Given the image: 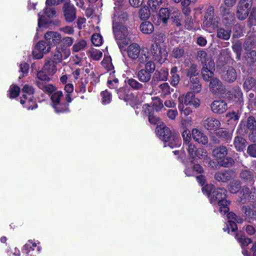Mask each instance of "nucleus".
Returning <instances> with one entry per match:
<instances>
[{
	"label": "nucleus",
	"mask_w": 256,
	"mask_h": 256,
	"mask_svg": "<svg viewBox=\"0 0 256 256\" xmlns=\"http://www.w3.org/2000/svg\"><path fill=\"white\" fill-rule=\"evenodd\" d=\"M168 54L165 49L160 48L158 43L151 46L150 52L147 48H143L139 58L140 63H146L144 69L151 74L154 72L156 66L154 61L164 63L167 58Z\"/></svg>",
	"instance_id": "f257e3e1"
},
{
	"label": "nucleus",
	"mask_w": 256,
	"mask_h": 256,
	"mask_svg": "<svg viewBox=\"0 0 256 256\" xmlns=\"http://www.w3.org/2000/svg\"><path fill=\"white\" fill-rule=\"evenodd\" d=\"M128 18L125 12L115 13L113 17V30L120 50H124V46L131 40L130 30L122 24Z\"/></svg>",
	"instance_id": "f03ea898"
},
{
	"label": "nucleus",
	"mask_w": 256,
	"mask_h": 256,
	"mask_svg": "<svg viewBox=\"0 0 256 256\" xmlns=\"http://www.w3.org/2000/svg\"><path fill=\"white\" fill-rule=\"evenodd\" d=\"M202 191L209 198L210 204H218L222 214H225L229 212L228 206L230 202L226 200L227 190H226L222 188H216L213 184H206L202 187Z\"/></svg>",
	"instance_id": "7ed1b4c3"
},
{
	"label": "nucleus",
	"mask_w": 256,
	"mask_h": 256,
	"mask_svg": "<svg viewBox=\"0 0 256 256\" xmlns=\"http://www.w3.org/2000/svg\"><path fill=\"white\" fill-rule=\"evenodd\" d=\"M182 136L184 142V146L187 149L189 156L194 160H205L207 158V152L202 148H196L195 145L191 142L190 131L186 128L182 132Z\"/></svg>",
	"instance_id": "20e7f679"
},
{
	"label": "nucleus",
	"mask_w": 256,
	"mask_h": 256,
	"mask_svg": "<svg viewBox=\"0 0 256 256\" xmlns=\"http://www.w3.org/2000/svg\"><path fill=\"white\" fill-rule=\"evenodd\" d=\"M227 154V149L224 146L214 148L212 151V156L214 158V161H210V166L212 168H217L218 166L227 167L231 166L234 161L231 158L226 157Z\"/></svg>",
	"instance_id": "39448f33"
},
{
	"label": "nucleus",
	"mask_w": 256,
	"mask_h": 256,
	"mask_svg": "<svg viewBox=\"0 0 256 256\" xmlns=\"http://www.w3.org/2000/svg\"><path fill=\"white\" fill-rule=\"evenodd\" d=\"M22 95L20 98V102L24 105L28 110H34L37 107L36 104L33 100V88L28 85H25L22 90Z\"/></svg>",
	"instance_id": "423d86ee"
},
{
	"label": "nucleus",
	"mask_w": 256,
	"mask_h": 256,
	"mask_svg": "<svg viewBox=\"0 0 256 256\" xmlns=\"http://www.w3.org/2000/svg\"><path fill=\"white\" fill-rule=\"evenodd\" d=\"M46 7L44 10L43 13L40 12L38 14V27L36 30V36H38L40 29L42 28H46L48 23L47 18H54L56 16V11L52 6L54 4H46Z\"/></svg>",
	"instance_id": "0eeeda50"
},
{
	"label": "nucleus",
	"mask_w": 256,
	"mask_h": 256,
	"mask_svg": "<svg viewBox=\"0 0 256 256\" xmlns=\"http://www.w3.org/2000/svg\"><path fill=\"white\" fill-rule=\"evenodd\" d=\"M52 106L56 112H62L68 110V104L64 103L62 93L60 91L54 93L51 96Z\"/></svg>",
	"instance_id": "6e6552de"
},
{
	"label": "nucleus",
	"mask_w": 256,
	"mask_h": 256,
	"mask_svg": "<svg viewBox=\"0 0 256 256\" xmlns=\"http://www.w3.org/2000/svg\"><path fill=\"white\" fill-rule=\"evenodd\" d=\"M178 108L182 110L184 106H190L195 108H198L200 105V100L196 97L192 92H188L186 96L182 95L178 98Z\"/></svg>",
	"instance_id": "1a4fd4ad"
},
{
	"label": "nucleus",
	"mask_w": 256,
	"mask_h": 256,
	"mask_svg": "<svg viewBox=\"0 0 256 256\" xmlns=\"http://www.w3.org/2000/svg\"><path fill=\"white\" fill-rule=\"evenodd\" d=\"M219 22L220 19L216 15L207 14L204 16L203 28L210 32H212L218 27Z\"/></svg>",
	"instance_id": "9d476101"
},
{
	"label": "nucleus",
	"mask_w": 256,
	"mask_h": 256,
	"mask_svg": "<svg viewBox=\"0 0 256 256\" xmlns=\"http://www.w3.org/2000/svg\"><path fill=\"white\" fill-rule=\"evenodd\" d=\"M252 6V0H240L237 10V17L242 20L247 18Z\"/></svg>",
	"instance_id": "9b49d317"
},
{
	"label": "nucleus",
	"mask_w": 256,
	"mask_h": 256,
	"mask_svg": "<svg viewBox=\"0 0 256 256\" xmlns=\"http://www.w3.org/2000/svg\"><path fill=\"white\" fill-rule=\"evenodd\" d=\"M51 47L45 41L41 40L36 45L32 52L34 57L36 59L42 58L44 54L50 52Z\"/></svg>",
	"instance_id": "f8f14e48"
},
{
	"label": "nucleus",
	"mask_w": 256,
	"mask_h": 256,
	"mask_svg": "<svg viewBox=\"0 0 256 256\" xmlns=\"http://www.w3.org/2000/svg\"><path fill=\"white\" fill-rule=\"evenodd\" d=\"M156 134L159 138L164 142H168L171 136V132L170 129L166 126L164 123L160 124L156 129Z\"/></svg>",
	"instance_id": "ddd939ff"
},
{
	"label": "nucleus",
	"mask_w": 256,
	"mask_h": 256,
	"mask_svg": "<svg viewBox=\"0 0 256 256\" xmlns=\"http://www.w3.org/2000/svg\"><path fill=\"white\" fill-rule=\"evenodd\" d=\"M44 38L50 47L55 46L59 44L62 39V36L60 34L52 31H49L46 32Z\"/></svg>",
	"instance_id": "4468645a"
},
{
	"label": "nucleus",
	"mask_w": 256,
	"mask_h": 256,
	"mask_svg": "<svg viewBox=\"0 0 256 256\" xmlns=\"http://www.w3.org/2000/svg\"><path fill=\"white\" fill-rule=\"evenodd\" d=\"M214 63L210 61L208 64H206L202 70V74L204 80L208 81L213 79L214 71Z\"/></svg>",
	"instance_id": "2eb2a0df"
},
{
	"label": "nucleus",
	"mask_w": 256,
	"mask_h": 256,
	"mask_svg": "<svg viewBox=\"0 0 256 256\" xmlns=\"http://www.w3.org/2000/svg\"><path fill=\"white\" fill-rule=\"evenodd\" d=\"M140 46L136 43L130 44L126 48V53L128 57L132 60L139 58L142 53Z\"/></svg>",
	"instance_id": "dca6fc26"
},
{
	"label": "nucleus",
	"mask_w": 256,
	"mask_h": 256,
	"mask_svg": "<svg viewBox=\"0 0 256 256\" xmlns=\"http://www.w3.org/2000/svg\"><path fill=\"white\" fill-rule=\"evenodd\" d=\"M191 137L198 143L206 144L208 142V138L204 132L198 128H193L190 132Z\"/></svg>",
	"instance_id": "f3484780"
},
{
	"label": "nucleus",
	"mask_w": 256,
	"mask_h": 256,
	"mask_svg": "<svg viewBox=\"0 0 256 256\" xmlns=\"http://www.w3.org/2000/svg\"><path fill=\"white\" fill-rule=\"evenodd\" d=\"M170 17L169 10L166 8H161L158 14L154 16V20L157 24H166Z\"/></svg>",
	"instance_id": "a211bd4d"
},
{
	"label": "nucleus",
	"mask_w": 256,
	"mask_h": 256,
	"mask_svg": "<svg viewBox=\"0 0 256 256\" xmlns=\"http://www.w3.org/2000/svg\"><path fill=\"white\" fill-rule=\"evenodd\" d=\"M220 120L214 118H208L204 122V126L206 130L215 132L220 128Z\"/></svg>",
	"instance_id": "6ab92c4d"
},
{
	"label": "nucleus",
	"mask_w": 256,
	"mask_h": 256,
	"mask_svg": "<svg viewBox=\"0 0 256 256\" xmlns=\"http://www.w3.org/2000/svg\"><path fill=\"white\" fill-rule=\"evenodd\" d=\"M64 13L65 20L68 22H73L76 18V9L72 5H66L64 8Z\"/></svg>",
	"instance_id": "aec40b11"
},
{
	"label": "nucleus",
	"mask_w": 256,
	"mask_h": 256,
	"mask_svg": "<svg viewBox=\"0 0 256 256\" xmlns=\"http://www.w3.org/2000/svg\"><path fill=\"white\" fill-rule=\"evenodd\" d=\"M211 108L214 113L222 114L228 109L227 104L224 100H214L211 104Z\"/></svg>",
	"instance_id": "412c9836"
},
{
	"label": "nucleus",
	"mask_w": 256,
	"mask_h": 256,
	"mask_svg": "<svg viewBox=\"0 0 256 256\" xmlns=\"http://www.w3.org/2000/svg\"><path fill=\"white\" fill-rule=\"evenodd\" d=\"M234 238L239 243L242 249L246 248L249 244L252 242V240L246 236L242 231H240L239 233H235Z\"/></svg>",
	"instance_id": "4be33fe9"
},
{
	"label": "nucleus",
	"mask_w": 256,
	"mask_h": 256,
	"mask_svg": "<svg viewBox=\"0 0 256 256\" xmlns=\"http://www.w3.org/2000/svg\"><path fill=\"white\" fill-rule=\"evenodd\" d=\"M222 78L228 82H232L236 78V72L234 69L232 67H227L222 72Z\"/></svg>",
	"instance_id": "5701e85b"
},
{
	"label": "nucleus",
	"mask_w": 256,
	"mask_h": 256,
	"mask_svg": "<svg viewBox=\"0 0 256 256\" xmlns=\"http://www.w3.org/2000/svg\"><path fill=\"white\" fill-rule=\"evenodd\" d=\"M210 87L211 91L216 94H221L223 90V86L221 82L216 78L211 80Z\"/></svg>",
	"instance_id": "b1692460"
},
{
	"label": "nucleus",
	"mask_w": 256,
	"mask_h": 256,
	"mask_svg": "<svg viewBox=\"0 0 256 256\" xmlns=\"http://www.w3.org/2000/svg\"><path fill=\"white\" fill-rule=\"evenodd\" d=\"M242 212L244 214L246 220H255L256 218V210L254 209V206L251 208L248 206H244L242 208Z\"/></svg>",
	"instance_id": "393cba45"
},
{
	"label": "nucleus",
	"mask_w": 256,
	"mask_h": 256,
	"mask_svg": "<svg viewBox=\"0 0 256 256\" xmlns=\"http://www.w3.org/2000/svg\"><path fill=\"white\" fill-rule=\"evenodd\" d=\"M247 126L249 130H253L249 136L250 139L253 142H256V130H254V128L256 127V121L253 117H248L247 122Z\"/></svg>",
	"instance_id": "a878e982"
},
{
	"label": "nucleus",
	"mask_w": 256,
	"mask_h": 256,
	"mask_svg": "<svg viewBox=\"0 0 256 256\" xmlns=\"http://www.w3.org/2000/svg\"><path fill=\"white\" fill-rule=\"evenodd\" d=\"M215 134L222 139L228 141L232 139V130H228L223 128H219L216 130Z\"/></svg>",
	"instance_id": "bb28decb"
},
{
	"label": "nucleus",
	"mask_w": 256,
	"mask_h": 256,
	"mask_svg": "<svg viewBox=\"0 0 256 256\" xmlns=\"http://www.w3.org/2000/svg\"><path fill=\"white\" fill-rule=\"evenodd\" d=\"M148 4L152 12H155L160 6L167 4V0H148Z\"/></svg>",
	"instance_id": "cd10ccee"
},
{
	"label": "nucleus",
	"mask_w": 256,
	"mask_h": 256,
	"mask_svg": "<svg viewBox=\"0 0 256 256\" xmlns=\"http://www.w3.org/2000/svg\"><path fill=\"white\" fill-rule=\"evenodd\" d=\"M190 89L196 93L199 92L202 89V86L199 80L197 78H190V81L188 84Z\"/></svg>",
	"instance_id": "c85d7f7f"
},
{
	"label": "nucleus",
	"mask_w": 256,
	"mask_h": 256,
	"mask_svg": "<svg viewBox=\"0 0 256 256\" xmlns=\"http://www.w3.org/2000/svg\"><path fill=\"white\" fill-rule=\"evenodd\" d=\"M141 32L144 34H150L154 30L153 24L148 21L142 22L140 26Z\"/></svg>",
	"instance_id": "c756f323"
},
{
	"label": "nucleus",
	"mask_w": 256,
	"mask_h": 256,
	"mask_svg": "<svg viewBox=\"0 0 256 256\" xmlns=\"http://www.w3.org/2000/svg\"><path fill=\"white\" fill-rule=\"evenodd\" d=\"M152 74L146 70L144 69H142L138 71V80L143 82H148L151 78Z\"/></svg>",
	"instance_id": "7c9ffc66"
},
{
	"label": "nucleus",
	"mask_w": 256,
	"mask_h": 256,
	"mask_svg": "<svg viewBox=\"0 0 256 256\" xmlns=\"http://www.w3.org/2000/svg\"><path fill=\"white\" fill-rule=\"evenodd\" d=\"M241 188V182L238 180H234L230 182L228 189L232 194H236Z\"/></svg>",
	"instance_id": "2f4dec72"
},
{
	"label": "nucleus",
	"mask_w": 256,
	"mask_h": 256,
	"mask_svg": "<svg viewBox=\"0 0 256 256\" xmlns=\"http://www.w3.org/2000/svg\"><path fill=\"white\" fill-rule=\"evenodd\" d=\"M56 64L52 61L46 63L42 68L50 76L54 74L56 71Z\"/></svg>",
	"instance_id": "473e14b6"
},
{
	"label": "nucleus",
	"mask_w": 256,
	"mask_h": 256,
	"mask_svg": "<svg viewBox=\"0 0 256 256\" xmlns=\"http://www.w3.org/2000/svg\"><path fill=\"white\" fill-rule=\"evenodd\" d=\"M250 188L247 186H243L240 192V202L244 204L248 200L250 196Z\"/></svg>",
	"instance_id": "72a5a7b5"
},
{
	"label": "nucleus",
	"mask_w": 256,
	"mask_h": 256,
	"mask_svg": "<svg viewBox=\"0 0 256 256\" xmlns=\"http://www.w3.org/2000/svg\"><path fill=\"white\" fill-rule=\"evenodd\" d=\"M246 140L242 137L236 136L234 140L236 148L238 150H242L246 146Z\"/></svg>",
	"instance_id": "f704fd0d"
},
{
	"label": "nucleus",
	"mask_w": 256,
	"mask_h": 256,
	"mask_svg": "<svg viewBox=\"0 0 256 256\" xmlns=\"http://www.w3.org/2000/svg\"><path fill=\"white\" fill-rule=\"evenodd\" d=\"M226 118L228 124L232 125L234 127L239 118V116L236 112H232L227 114Z\"/></svg>",
	"instance_id": "c9c22d12"
},
{
	"label": "nucleus",
	"mask_w": 256,
	"mask_h": 256,
	"mask_svg": "<svg viewBox=\"0 0 256 256\" xmlns=\"http://www.w3.org/2000/svg\"><path fill=\"white\" fill-rule=\"evenodd\" d=\"M168 70L166 68H162L156 73V78L158 80L166 81L168 80Z\"/></svg>",
	"instance_id": "e433bc0d"
},
{
	"label": "nucleus",
	"mask_w": 256,
	"mask_h": 256,
	"mask_svg": "<svg viewBox=\"0 0 256 256\" xmlns=\"http://www.w3.org/2000/svg\"><path fill=\"white\" fill-rule=\"evenodd\" d=\"M231 34L230 30H226L223 28L218 29L217 31V36L224 40L230 38Z\"/></svg>",
	"instance_id": "4c0bfd02"
},
{
	"label": "nucleus",
	"mask_w": 256,
	"mask_h": 256,
	"mask_svg": "<svg viewBox=\"0 0 256 256\" xmlns=\"http://www.w3.org/2000/svg\"><path fill=\"white\" fill-rule=\"evenodd\" d=\"M168 144H165L164 146H168L170 148H173L179 146L181 144L180 138L178 136H172L170 138Z\"/></svg>",
	"instance_id": "58836bf2"
},
{
	"label": "nucleus",
	"mask_w": 256,
	"mask_h": 256,
	"mask_svg": "<svg viewBox=\"0 0 256 256\" xmlns=\"http://www.w3.org/2000/svg\"><path fill=\"white\" fill-rule=\"evenodd\" d=\"M232 99L236 102L241 103L242 102V94L239 88H236L231 94Z\"/></svg>",
	"instance_id": "ea45409f"
},
{
	"label": "nucleus",
	"mask_w": 256,
	"mask_h": 256,
	"mask_svg": "<svg viewBox=\"0 0 256 256\" xmlns=\"http://www.w3.org/2000/svg\"><path fill=\"white\" fill-rule=\"evenodd\" d=\"M49 76L42 68V70L38 71L37 73V78L38 79L37 81L40 82L42 83L48 82L50 80Z\"/></svg>",
	"instance_id": "a19ab883"
},
{
	"label": "nucleus",
	"mask_w": 256,
	"mask_h": 256,
	"mask_svg": "<svg viewBox=\"0 0 256 256\" xmlns=\"http://www.w3.org/2000/svg\"><path fill=\"white\" fill-rule=\"evenodd\" d=\"M88 53L90 56L95 60H100L102 56V52L96 48H91L88 50Z\"/></svg>",
	"instance_id": "79ce46f5"
},
{
	"label": "nucleus",
	"mask_w": 256,
	"mask_h": 256,
	"mask_svg": "<svg viewBox=\"0 0 256 256\" xmlns=\"http://www.w3.org/2000/svg\"><path fill=\"white\" fill-rule=\"evenodd\" d=\"M38 86L44 91L48 92V93H50L53 92L55 88L52 84H44V83H42L40 82L36 81V82Z\"/></svg>",
	"instance_id": "37998d69"
},
{
	"label": "nucleus",
	"mask_w": 256,
	"mask_h": 256,
	"mask_svg": "<svg viewBox=\"0 0 256 256\" xmlns=\"http://www.w3.org/2000/svg\"><path fill=\"white\" fill-rule=\"evenodd\" d=\"M86 46V42L84 40H80L75 43L72 48L74 52H78L84 50Z\"/></svg>",
	"instance_id": "c03bdc74"
},
{
	"label": "nucleus",
	"mask_w": 256,
	"mask_h": 256,
	"mask_svg": "<svg viewBox=\"0 0 256 256\" xmlns=\"http://www.w3.org/2000/svg\"><path fill=\"white\" fill-rule=\"evenodd\" d=\"M102 102L104 104H109L112 100V95L107 90H105L101 92Z\"/></svg>",
	"instance_id": "a18cd8bd"
},
{
	"label": "nucleus",
	"mask_w": 256,
	"mask_h": 256,
	"mask_svg": "<svg viewBox=\"0 0 256 256\" xmlns=\"http://www.w3.org/2000/svg\"><path fill=\"white\" fill-rule=\"evenodd\" d=\"M244 58L247 62L251 64L256 62V52L251 50L246 53Z\"/></svg>",
	"instance_id": "49530a36"
},
{
	"label": "nucleus",
	"mask_w": 256,
	"mask_h": 256,
	"mask_svg": "<svg viewBox=\"0 0 256 256\" xmlns=\"http://www.w3.org/2000/svg\"><path fill=\"white\" fill-rule=\"evenodd\" d=\"M20 91V88L14 84L10 86L9 90V97L11 98H16L19 94Z\"/></svg>",
	"instance_id": "de8ad7c7"
},
{
	"label": "nucleus",
	"mask_w": 256,
	"mask_h": 256,
	"mask_svg": "<svg viewBox=\"0 0 256 256\" xmlns=\"http://www.w3.org/2000/svg\"><path fill=\"white\" fill-rule=\"evenodd\" d=\"M92 43L96 46H100L102 43V38L99 34H94L92 37Z\"/></svg>",
	"instance_id": "09e8293b"
},
{
	"label": "nucleus",
	"mask_w": 256,
	"mask_h": 256,
	"mask_svg": "<svg viewBox=\"0 0 256 256\" xmlns=\"http://www.w3.org/2000/svg\"><path fill=\"white\" fill-rule=\"evenodd\" d=\"M255 84V80L252 78H250L245 80L244 84V88L246 90H249L254 88Z\"/></svg>",
	"instance_id": "8fccbe9b"
},
{
	"label": "nucleus",
	"mask_w": 256,
	"mask_h": 256,
	"mask_svg": "<svg viewBox=\"0 0 256 256\" xmlns=\"http://www.w3.org/2000/svg\"><path fill=\"white\" fill-rule=\"evenodd\" d=\"M152 106L156 111L160 110L164 106L162 102L158 97L152 98Z\"/></svg>",
	"instance_id": "3c124183"
},
{
	"label": "nucleus",
	"mask_w": 256,
	"mask_h": 256,
	"mask_svg": "<svg viewBox=\"0 0 256 256\" xmlns=\"http://www.w3.org/2000/svg\"><path fill=\"white\" fill-rule=\"evenodd\" d=\"M126 82L130 87L136 90H140L142 88V84L133 78L128 80Z\"/></svg>",
	"instance_id": "603ef678"
},
{
	"label": "nucleus",
	"mask_w": 256,
	"mask_h": 256,
	"mask_svg": "<svg viewBox=\"0 0 256 256\" xmlns=\"http://www.w3.org/2000/svg\"><path fill=\"white\" fill-rule=\"evenodd\" d=\"M139 14L140 19H148L150 16V10H148L146 7H142L140 10Z\"/></svg>",
	"instance_id": "864d4df0"
},
{
	"label": "nucleus",
	"mask_w": 256,
	"mask_h": 256,
	"mask_svg": "<svg viewBox=\"0 0 256 256\" xmlns=\"http://www.w3.org/2000/svg\"><path fill=\"white\" fill-rule=\"evenodd\" d=\"M227 224L231 230V234L234 236L235 233H239V232H238L237 224L234 221L228 220Z\"/></svg>",
	"instance_id": "5fc2aeb1"
},
{
	"label": "nucleus",
	"mask_w": 256,
	"mask_h": 256,
	"mask_svg": "<svg viewBox=\"0 0 256 256\" xmlns=\"http://www.w3.org/2000/svg\"><path fill=\"white\" fill-rule=\"evenodd\" d=\"M148 120L150 124H157V126L160 125V124L163 123L160 120V118L158 116L154 115L153 114H150L148 115Z\"/></svg>",
	"instance_id": "6e6d98bb"
},
{
	"label": "nucleus",
	"mask_w": 256,
	"mask_h": 256,
	"mask_svg": "<svg viewBox=\"0 0 256 256\" xmlns=\"http://www.w3.org/2000/svg\"><path fill=\"white\" fill-rule=\"evenodd\" d=\"M62 58H64L62 56V54L60 52V50H58L54 54L52 60V62H54L56 64H57L60 62L62 61Z\"/></svg>",
	"instance_id": "4d7b16f0"
},
{
	"label": "nucleus",
	"mask_w": 256,
	"mask_h": 256,
	"mask_svg": "<svg viewBox=\"0 0 256 256\" xmlns=\"http://www.w3.org/2000/svg\"><path fill=\"white\" fill-rule=\"evenodd\" d=\"M232 49L236 54V58L238 60H240L242 50L240 44L238 43L234 44L232 46Z\"/></svg>",
	"instance_id": "13d9d810"
},
{
	"label": "nucleus",
	"mask_w": 256,
	"mask_h": 256,
	"mask_svg": "<svg viewBox=\"0 0 256 256\" xmlns=\"http://www.w3.org/2000/svg\"><path fill=\"white\" fill-rule=\"evenodd\" d=\"M172 54L174 58H179L184 55V50L182 48H176L174 49Z\"/></svg>",
	"instance_id": "bf43d9fd"
},
{
	"label": "nucleus",
	"mask_w": 256,
	"mask_h": 256,
	"mask_svg": "<svg viewBox=\"0 0 256 256\" xmlns=\"http://www.w3.org/2000/svg\"><path fill=\"white\" fill-rule=\"evenodd\" d=\"M62 46H67L69 48L71 46L74 42V39L71 37H66L63 39H61Z\"/></svg>",
	"instance_id": "052dcab7"
},
{
	"label": "nucleus",
	"mask_w": 256,
	"mask_h": 256,
	"mask_svg": "<svg viewBox=\"0 0 256 256\" xmlns=\"http://www.w3.org/2000/svg\"><path fill=\"white\" fill-rule=\"evenodd\" d=\"M247 152L250 156L256 158V144L249 146L248 148Z\"/></svg>",
	"instance_id": "680f3d73"
},
{
	"label": "nucleus",
	"mask_w": 256,
	"mask_h": 256,
	"mask_svg": "<svg viewBox=\"0 0 256 256\" xmlns=\"http://www.w3.org/2000/svg\"><path fill=\"white\" fill-rule=\"evenodd\" d=\"M160 88L164 95H167L170 93V87L168 83L164 82L160 86Z\"/></svg>",
	"instance_id": "e2e57ef3"
},
{
	"label": "nucleus",
	"mask_w": 256,
	"mask_h": 256,
	"mask_svg": "<svg viewBox=\"0 0 256 256\" xmlns=\"http://www.w3.org/2000/svg\"><path fill=\"white\" fill-rule=\"evenodd\" d=\"M60 52L64 59L67 58L70 54V50L69 48L67 46H62L60 48Z\"/></svg>",
	"instance_id": "0e129e2a"
},
{
	"label": "nucleus",
	"mask_w": 256,
	"mask_h": 256,
	"mask_svg": "<svg viewBox=\"0 0 256 256\" xmlns=\"http://www.w3.org/2000/svg\"><path fill=\"white\" fill-rule=\"evenodd\" d=\"M118 80L117 78L112 79L110 78L108 80V85L110 88H116L118 86Z\"/></svg>",
	"instance_id": "69168bd1"
},
{
	"label": "nucleus",
	"mask_w": 256,
	"mask_h": 256,
	"mask_svg": "<svg viewBox=\"0 0 256 256\" xmlns=\"http://www.w3.org/2000/svg\"><path fill=\"white\" fill-rule=\"evenodd\" d=\"M198 58L202 64L206 63V53L203 50L198 52Z\"/></svg>",
	"instance_id": "338daca9"
},
{
	"label": "nucleus",
	"mask_w": 256,
	"mask_h": 256,
	"mask_svg": "<svg viewBox=\"0 0 256 256\" xmlns=\"http://www.w3.org/2000/svg\"><path fill=\"white\" fill-rule=\"evenodd\" d=\"M60 31L66 34H72L74 32L72 27L70 26H66L60 29Z\"/></svg>",
	"instance_id": "774afa93"
}]
</instances>
